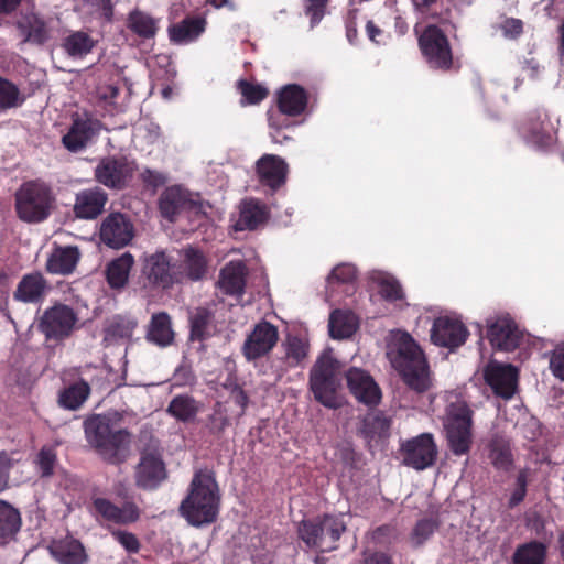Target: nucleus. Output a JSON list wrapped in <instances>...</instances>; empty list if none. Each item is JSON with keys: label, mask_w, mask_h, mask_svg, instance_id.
<instances>
[{"label": "nucleus", "mask_w": 564, "mask_h": 564, "mask_svg": "<svg viewBox=\"0 0 564 564\" xmlns=\"http://www.w3.org/2000/svg\"><path fill=\"white\" fill-rule=\"evenodd\" d=\"M120 415L115 413L94 414L85 420L84 430L88 444L110 464L124 460L131 443V433L119 426Z\"/></svg>", "instance_id": "f257e3e1"}, {"label": "nucleus", "mask_w": 564, "mask_h": 564, "mask_svg": "<svg viewBox=\"0 0 564 564\" xmlns=\"http://www.w3.org/2000/svg\"><path fill=\"white\" fill-rule=\"evenodd\" d=\"M220 492L214 474L198 470L189 485L187 496L180 505L181 516L193 527L214 523L219 513Z\"/></svg>", "instance_id": "f03ea898"}, {"label": "nucleus", "mask_w": 564, "mask_h": 564, "mask_svg": "<svg viewBox=\"0 0 564 564\" xmlns=\"http://www.w3.org/2000/svg\"><path fill=\"white\" fill-rule=\"evenodd\" d=\"M387 355L393 368L410 389L423 393L431 388L427 359L420 345L409 333L404 332L398 335Z\"/></svg>", "instance_id": "7ed1b4c3"}, {"label": "nucleus", "mask_w": 564, "mask_h": 564, "mask_svg": "<svg viewBox=\"0 0 564 564\" xmlns=\"http://www.w3.org/2000/svg\"><path fill=\"white\" fill-rule=\"evenodd\" d=\"M54 195L51 187L40 180L24 182L15 193L18 217L29 224L42 223L53 208Z\"/></svg>", "instance_id": "20e7f679"}, {"label": "nucleus", "mask_w": 564, "mask_h": 564, "mask_svg": "<svg viewBox=\"0 0 564 564\" xmlns=\"http://www.w3.org/2000/svg\"><path fill=\"white\" fill-rule=\"evenodd\" d=\"M346 530L341 517L323 514L302 520L297 527L299 538L311 549L330 552L337 549V542Z\"/></svg>", "instance_id": "39448f33"}, {"label": "nucleus", "mask_w": 564, "mask_h": 564, "mask_svg": "<svg viewBox=\"0 0 564 564\" xmlns=\"http://www.w3.org/2000/svg\"><path fill=\"white\" fill-rule=\"evenodd\" d=\"M417 44L431 69L448 73L459 68L458 62L454 58L449 40L440 26L426 25L417 39Z\"/></svg>", "instance_id": "423d86ee"}, {"label": "nucleus", "mask_w": 564, "mask_h": 564, "mask_svg": "<svg viewBox=\"0 0 564 564\" xmlns=\"http://www.w3.org/2000/svg\"><path fill=\"white\" fill-rule=\"evenodd\" d=\"M338 361L328 354H323L310 372V388L316 401L329 409H336L337 390L340 387Z\"/></svg>", "instance_id": "0eeeda50"}, {"label": "nucleus", "mask_w": 564, "mask_h": 564, "mask_svg": "<svg viewBox=\"0 0 564 564\" xmlns=\"http://www.w3.org/2000/svg\"><path fill=\"white\" fill-rule=\"evenodd\" d=\"M474 411L465 402L452 403L444 424L451 452L456 456L469 453L473 444Z\"/></svg>", "instance_id": "6e6552de"}, {"label": "nucleus", "mask_w": 564, "mask_h": 564, "mask_svg": "<svg viewBox=\"0 0 564 564\" xmlns=\"http://www.w3.org/2000/svg\"><path fill=\"white\" fill-rule=\"evenodd\" d=\"M524 142L538 151L550 152L557 142V129L545 109L530 110L518 127Z\"/></svg>", "instance_id": "1a4fd4ad"}, {"label": "nucleus", "mask_w": 564, "mask_h": 564, "mask_svg": "<svg viewBox=\"0 0 564 564\" xmlns=\"http://www.w3.org/2000/svg\"><path fill=\"white\" fill-rule=\"evenodd\" d=\"M167 477L162 449L158 440H151L140 449V459L134 470L138 488L155 490Z\"/></svg>", "instance_id": "9d476101"}, {"label": "nucleus", "mask_w": 564, "mask_h": 564, "mask_svg": "<svg viewBox=\"0 0 564 564\" xmlns=\"http://www.w3.org/2000/svg\"><path fill=\"white\" fill-rule=\"evenodd\" d=\"M102 122L88 111L74 113L67 132L62 137L63 147L70 153H79L87 149L99 135Z\"/></svg>", "instance_id": "9b49d317"}, {"label": "nucleus", "mask_w": 564, "mask_h": 564, "mask_svg": "<svg viewBox=\"0 0 564 564\" xmlns=\"http://www.w3.org/2000/svg\"><path fill=\"white\" fill-rule=\"evenodd\" d=\"M75 311L62 303L46 308L37 323V329L48 340H63L70 336L77 323Z\"/></svg>", "instance_id": "f8f14e48"}, {"label": "nucleus", "mask_w": 564, "mask_h": 564, "mask_svg": "<svg viewBox=\"0 0 564 564\" xmlns=\"http://www.w3.org/2000/svg\"><path fill=\"white\" fill-rule=\"evenodd\" d=\"M135 164L124 155L102 158L95 167V180L110 189L121 191L131 182Z\"/></svg>", "instance_id": "ddd939ff"}, {"label": "nucleus", "mask_w": 564, "mask_h": 564, "mask_svg": "<svg viewBox=\"0 0 564 564\" xmlns=\"http://www.w3.org/2000/svg\"><path fill=\"white\" fill-rule=\"evenodd\" d=\"M402 464L415 470L432 467L437 459V446L431 433H422L400 445Z\"/></svg>", "instance_id": "4468645a"}, {"label": "nucleus", "mask_w": 564, "mask_h": 564, "mask_svg": "<svg viewBox=\"0 0 564 564\" xmlns=\"http://www.w3.org/2000/svg\"><path fill=\"white\" fill-rule=\"evenodd\" d=\"M142 274L153 288L163 290L182 282V272L176 270L164 251H156L144 258Z\"/></svg>", "instance_id": "2eb2a0df"}, {"label": "nucleus", "mask_w": 564, "mask_h": 564, "mask_svg": "<svg viewBox=\"0 0 564 564\" xmlns=\"http://www.w3.org/2000/svg\"><path fill=\"white\" fill-rule=\"evenodd\" d=\"M487 338L492 348L501 351L516 350L522 340V333L509 314L486 321Z\"/></svg>", "instance_id": "dca6fc26"}, {"label": "nucleus", "mask_w": 564, "mask_h": 564, "mask_svg": "<svg viewBox=\"0 0 564 564\" xmlns=\"http://www.w3.org/2000/svg\"><path fill=\"white\" fill-rule=\"evenodd\" d=\"M278 340V327L263 319L247 336L241 348L242 355L248 361L260 359L272 351Z\"/></svg>", "instance_id": "f3484780"}, {"label": "nucleus", "mask_w": 564, "mask_h": 564, "mask_svg": "<svg viewBox=\"0 0 564 564\" xmlns=\"http://www.w3.org/2000/svg\"><path fill=\"white\" fill-rule=\"evenodd\" d=\"M347 388L351 395L367 406H376L381 401V389L373 377L361 368L350 367L345 372Z\"/></svg>", "instance_id": "a211bd4d"}, {"label": "nucleus", "mask_w": 564, "mask_h": 564, "mask_svg": "<svg viewBox=\"0 0 564 564\" xmlns=\"http://www.w3.org/2000/svg\"><path fill=\"white\" fill-rule=\"evenodd\" d=\"M468 335L469 332L464 323L449 316L436 317L431 328V341L451 350L463 346Z\"/></svg>", "instance_id": "6ab92c4d"}, {"label": "nucleus", "mask_w": 564, "mask_h": 564, "mask_svg": "<svg viewBox=\"0 0 564 564\" xmlns=\"http://www.w3.org/2000/svg\"><path fill=\"white\" fill-rule=\"evenodd\" d=\"M100 240L108 247L120 249L128 246L134 237V227L130 218L121 213H110L101 223Z\"/></svg>", "instance_id": "aec40b11"}, {"label": "nucleus", "mask_w": 564, "mask_h": 564, "mask_svg": "<svg viewBox=\"0 0 564 564\" xmlns=\"http://www.w3.org/2000/svg\"><path fill=\"white\" fill-rule=\"evenodd\" d=\"M51 289L47 279L40 271H34L21 278L12 297L23 304H42Z\"/></svg>", "instance_id": "412c9836"}, {"label": "nucleus", "mask_w": 564, "mask_h": 564, "mask_svg": "<svg viewBox=\"0 0 564 564\" xmlns=\"http://www.w3.org/2000/svg\"><path fill=\"white\" fill-rule=\"evenodd\" d=\"M289 166L286 162L275 154H263L256 162V173L259 183L270 188L271 192H276L286 182Z\"/></svg>", "instance_id": "4be33fe9"}, {"label": "nucleus", "mask_w": 564, "mask_h": 564, "mask_svg": "<svg viewBox=\"0 0 564 564\" xmlns=\"http://www.w3.org/2000/svg\"><path fill=\"white\" fill-rule=\"evenodd\" d=\"M485 380L496 395L510 399L517 388L518 370L512 365H490L485 370Z\"/></svg>", "instance_id": "5701e85b"}, {"label": "nucleus", "mask_w": 564, "mask_h": 564, "mask_svg": "<svg viewBox=\"0 0 564 564\" xmlns=\"http://www.w3.org/2000/svg\"><path fill=\"white\" fill-rule=\"evenodd\" d=\"M248 268L241 260L228 262L219 274L220 291L229 296L241 297L245 294Z\"/></svg>", "instance_id": "b1692460"}, {"label": "nucleus", "mask_w": 564, "mask_h": 564, "mask_svg": "<svg viewBox=\"0 0 564 564\" xmlns=\"http://www.w3.org/2000/svg\"><path fill=\"white\" fill-rule=\"evenodd\" d=\"M93 506L104 520L116 524L133 523L140 518V509L134 502H124L118 507L106 498H96Z\"/></svg>", "instance_id": "393cba45"}, {"label": "nucleus", "mask_w": 564, "mask_h": 564, "mask_svg": "<svg viewBox=\"0 0 564 564\" xmlns=\"http://www.w3.org/2000/svg\"><path fill=\"white\" fill-rule=\"evenodd\" d=\"M307 104L308 94L299 84H288L278 93V110L288 117L301 116L306 110Z\"/></svg>", "instance_id": "a878e982"}, {"label": "nucleus", "mask_w": 564, "mask_h": 564, "mask_svg": "<svg viewBox=\"0 0 564 564\" xmlns=\"http://www.w3.org/2000/svg\"><path fill=\"white\" fill-rule=\"evenodd\" d=\"M80 260V252L76 246H56L50 253L45 270L51 274L69 275Z\"/></svg>", "instance_id": "bb28decb"}, {"label": "nucleus", "mask_w": 564, "mask_h": 564, "mask_svg": "<svg viewBox=\"0 0 564 564\" xmlns=\"http://www.w3.org/2000/svg\"><path fill=\"white\" fill-rule=\"evenodd\" d=\"M107 200V194L99 187L84 189L76 194L74 213L78 218L94 219L102 213Z\"/></svg>", "instance_id": "cd10ccee"}, {"label": "nucleus", "mask_w": 564, "mask_h": 564, "mask_svg": "<svg viewBox=\"0 0 564 564\" xmlns=\"http://www.w3.org/2000/svg\"><path fill=\"white\" fill-rule=\"evenodd\" d=\"M23 43L43 45L50 39V30L43 18L30 12L21 15L15 23Z\"/></svg>", "instance_id": "c85d7f7f"}, {"label": "nucleus", "mask_w": 564, "mask_h": 564, "mask_svg": "<svg viewBox=\"0 0 564 564\" xmlns=\"http://www.w3.org/2000/svg\"><path fill=\"white\" fill-rule=\"evenodd\" d=\"M206 28V20L200 15H187L182 21L167 28L169 39L173 44H187L195 41Z\"/></svg>", "instance_id": "c756f323"}, {"label": "nucleus", "mask_w": 564, "mask_h": 564, "mask_svg": "<svg viewBox=\"0 0 564 564\" xmlns=\"http://www.w3.org/2000/svg\"><path fill=\"white\" fill-rule=\"evenodd\" d=\"M216 332L215 312L208 307L199 306L189 315V340L205 341Z\"/></svg>", "instance_id": "7c9ffc66"}, {"label": "nucleus", "mask_w": 564, "mask_h": 564, "mask_svg": "<svg viewBox=\"0 0 564 564\" xmlns=\"http://www.w3.org/2000/svg\"><path fill=\"white\" fill-rule=\"evenodd\" d=\"M269 218L267 206L260 200L250 198L241 203L239 218L235 224V229L254 230L264 224Z\"/></svg>", "instance_id": "2f4dec72"}, {"label": "nucleus", "mask_w": 564, "mask_h": 564, "mask_svg": "<svg viewBox=\"0 0 564 564\" xmlns=\"http://www.w3.org/2000/svg\"><path fill=\"white\" fill-rule=\"evenodd\" d=\"M98 41L83 30L70 31L62 39L61 47L73 59H83L96 47Z\"/></svg>", "instance_id": "473e14b6"}, {"label": "nucleus", "mask_w": 564, "mask_h": 564, "mask_svg": "<svg viewBox=\"0 0 564 564\" xmlns=\"http://www.w3.org/2000/svg\"><path fill=\"white\" fill-rule=\"evenodd\" d=\"M159 207L162 216L171 221L184 210L198 208L178 187L166 188L160 197Z\"/></svg>", "instance_id": "72a5a7b5"}, {"label": "nucleus", "mask_w": 564, "mask_h": 564, "mask_svg": "<svg viewBox=\"0 0 564 564\" xmlns=\"http://www.w3.org/2000/svg\"><path fill=\"white\" fill-rule=\"evenodd\" d=\"M50 552L59 564H85L88 560L83 544L75 539L54 541Z\"/></svg>", "instance_id": "f704fd0d"}, {"label": "nucleus", "mask_w": 564, "mask_h": 564, "mask_svg": "<svg viewBox=\"0 0 564 564\" xmlns=\"http://www.w3.org/2000/svg\"><path fill=\"white\" fill-rule=\"evenodd\" d=\"M487 456L491 465L500 471L508 473L513 466L510 441L502 435H494L487 444Z\"/></svg>", "instance_id": "c9c22d12"}, {"label": "nucleus", "mask_w": 564, "mask_h": 564, "mask_svg": "<svg viewBox=\"0 0 564 564\" xmlns=\"http://www.w3.org/2000/svg\"><path fill=\"white\" fill-rule=\"evenodd\" d=\"M160 19L140 9L129 12L127 28L142 40H152L159 32Z\"/></svg>", "instance_id": "e433bc0d"}, {"label": "nucleus", "mask_w": 564, "mask_h": 564, "mask_svg": "<svg viewBox=\"0 0 564 564\" xmlns=\"http://www.w3.org/2000/svg\"><path fill=\"white\" fill-rule=\"evenodd\" d=\"M391 421L382 412L367 413L360 422L358 434L368 443L389 436Z\"/></svg>", "instance_id": "4c0bfd02"}, {"label": "nucleus", "mask_w": 564, "mask_h": 564, "mask_svg": "<svg viewBox=\"0 0 564 564\" xmlns=\"http://www.w3.org/2000/svg\"><path fill=\"white\" fill-rule=\"evenodd\" d=\"M145 337L150 343L160 347L171 345L174 340V332L170 315L165 312L153 314Z\"/></svg>", "instance_id": "58836bf2"}, {"label": "nucleus", "mask_w": 564, "mask_h": 564, "mask_svg": "<svg viewBox=\"0 0 564 564\" xmlns=\"http://www.w3.org/2000/svg\"><path fill=\"white\" fill-rule=\"evenodd\" d=\"M138 322L127 315H113L105 321L104 324V341L116 343L120 339L131 338Z\"/></svg>", "instance_id": "ea45409f"}, {"label": "nucleus", "mask_w": 564, "mask_h": 564, "mask_svg": "<svg viewBox=\"0 0 564 564\" xmlns=\"http://www.w3.org/2000/svg\"><path fill=\"white\" fill-rule=\"evenodd\" d=\"M133 264L134 258L129 252L110 261L106 268V280L109 286L113 290L123 289L128 283Z\"/></svg>", "instance_id": "a19ab883"}, {"label": "nucleus", "mask_w": 564, "mask_h": 564, "mask_svg": "<svg viewBox=\"0 0 564 564\" xmlns=\"http://www.w3.org/2000/svg\"><path fill=\"white\" fill-rule=\"evenodd\" d=\"M207 262L202 252L194 248H186L183 250V259L176 270L182 272V281L188 279L191 281H198L203 279L206 273Z\"/></svg>", "instance_id": "79ce46f5"}, {"label": "nucleus", "mask_w": 564, "mask_h": 564, "mask_svg": "<svg viewBox=\"0 0 564 564\" xmlns=\"http://www.w3.org/2000/svg\"><path fill=\"white\" fill-rule=\"evenodd\" d=\"M166 412L177 421L188 423L198 414L199 404L192 395L178 394L171 400Z\"/></svg>", "instance_id": "37998d69"}, {"label": "nucleus", "mask_w": 564, "mask_h": 564, "mask_svg": "<svg viewBox=\"0 0 564 564\" xmlns=\"http://www.w3.org/2000/svg\"><path fill=\"white\" fill-rule=\"evenodd\" d=\"M329 335L334 339L351 337L357 330V321L354 314L335 310L329 316Z\"/></svg>", "instance_id": "c03bdc74"}, {"label": "nucleus", "mask_w": 564, "mask_h": 564, "mask_svg": "<svg viewBox=\"0 0 564 564\" xmlns=\"http://www.w3.org/2000/svg\"><path fill=\"white\" fill-rule=\"evenodd\" d=\"M90 394V386L85 380L70 384L65 388L58 398L59 405L67 410H78Z\"/></svg>", "instance_id": "a18cd8bd"}, {"label": "nucleus", "mask_w": 564, "mask_h": 564, "mask_svg": "<svg viewBox=\"0 0 564 564\" xmlns=\"http://www.w3.org/2000/svg\"><path fill=\"white\" fill-rule=\"evenodd\" d=\"M21 527V516L18 509L4 500H0V543L15 535Z\"/></svg>", "instance_id": "49530a36"}, {"label": "nucleus", "mask_w": 564, "mask_h": 564, "mask_svg": "<svg viewBox=\"0 0 564 564\" xmlns=\"http://www.w3.org/2000/svg\"><path fill=\"white\" fill-rule=\"evenodd\" d=\"M546 546L538 541H531L517 547L513 554L514 564H543Z\"/></svg>", "instance_id": "de8ad7c7"}, {"label": "nucleus", "mask_w": 564, "mask_h": 564, "mask_svg": "<svg viewBox=\"0 0 564 564\" xmlns=\"http://www.w3.org/2000/svg\"><path fill=\"white\" fill-rule=\"evenodd\" d=\"M25 101L24 95L19 87L11 80L0 76V110L21 107Z\"/></svg>", "instance_id": "09e8293b"}, {"label": "nucleus", "mask_w": 564, "mask_h": 564, "mask_svg": "<svg viewBox=\"0 0 564 564\" xmlns=\"http://www.w3.org/2000/svg\"><path fill=\"white\" fill-rule=\"evenodd\" d=\"M229 424L230 420L227 409L221 402L217 401L213 406L212 413L206 419L205 427L210 435L221 437Z\"/></svg>", "instance_id": "8fccbe9b"}, {"label": "nucleus", "mask_w": 564, "mask_h": 564, "mask_svg": "<svg viewBox=\"0 0 564 564\" xmlns=\"http://www.w3.org/2000/svg\"><path fill=\"white\" fill-rule=\"evenodd\" d=\"M440 522L434 518H424L416 522L412 532L411 541L415 547L423 545L438 529Z\"/></svg>", "instance_id": "3c124183"}, {"label": "nucleus", "mask_w": 564, "mask_h": 564, "mask_svg": "<svg viewBox=\"0 0 564 564\" xmlns=\"http://www.w3.org/2000/svg\"><path fill=\"white\" fill-rule=\"evenodd\" d=\"M238 88L242 98L246 100V104L257 105L264 100L269 90L260 84H253L246 79H241L238 83Z\"/></svg>", "instance_id": "603ef678"}, {"label": "nucleus", "mask_w": 564, "mask_h": 564, "mask_svg": "<svg viewBox=\"0 0 564 564\" xmlns=\"http://www.w3.org/2000/svg\"><path fill=\"white\" fill-rule=\"evenodd\" d=\"M531 476L532 470L528 467L519 470L516 477V488L508 500V507L510 509L519 506L524 500L527 496V487Z\"/></svg>", "instance_id": "864d4df0"}, {"label": "nucleus", "mask_w": 564, "mask_h": 564, "mask_svg": "<svg viewBox=\"0 0 564 564\" xmlns=\"http://www.w3.org/2000/svg\"><path fill=\"white\" fill-rule=\"evenodd\" d=\"M35 463L40 476L42 478H48L54 474V469L57 463L56 453L50 447H43L37 453Z\"/></svg>", "instance_id": "5fc2aeb1"}, {"label": "nucleus", "mask_w": 564, "mask_h": 564, "mask_svg": "<svg viewBox=\"0 0 564 564\" xmlns=\"http://www.w3.org/2000/svg\"><path fill=\"white\" fill-rule=\"evenodd\" d=\"M308 352V344L297 336L289 337L286 340V358L292 366L304 360Z\"/></svg>", "instance_id": "6e6d98bb"}, {"label": "nucleus", "mask_w": 564, "mask_h": 564, "mask_svg": "<svg viewBox=\"0 0 564 564\" xmlns=\"http://www.w3.org/2000/svg\"><path fill=\"white\" fill-rule=\"evenodd\" d=\"M357 279V270L354 265L348 263H341L336 265L327 278V282L348 284L352 283Z\"/></svg>", "instance_id": "4d7b16f0"}, {"label": "nucleus", "mask_w": 564, "mask_h": 564, "mask_svg": "<svg viewBox=\"0 0 564 564\" xmlns=\"http://www.w3.org/2000/svg\"><path fill=\"white\" fill-rule=\"evenodd\" d=\"M269 127L271 129L270 135L274 142H281L282 130L285 128H290L292 126L289 117L286 115H282L279 110L278 113L269 111Z\"/></svg>", "instance_id": "13d9d810"}, {"label": "nucleus", "mask_w": 564, "mask_h": 564, "mask_svg": "<svg viewBox=\"0 0 564 564\" xmlns=\"http://www.w3.org/2000/svg\"><path fill=\"white\" fill-rule=\"evenodd\" d=\"M17 463L19 459L14 458V453L0 452V492L9 487L10 470Z\"/></svg>", "instance_id": "bf43d9fd"}, {"label": "nucleus", "mask_w": 564, "mask_h": 564, "mask_svg": "<svg viewBox=\"0 0 564 564\" xmlns=\"http://www.w3.org/2000/svg\"><path fill=\"white\" fill-rule=\"evenodd\" d=\"M327 3L328 0H305V14L308 17L312 28L324 18Z\"/></svg>", "instance_id": "052dcab7"}, {"label": "nucleus", "mask_w": 564, "mask_h": 564, "mask_svg": "<svg viewBox=\"0 0 564 564\" xmlns=\"http://www.w3.org/2000/svg\"><path fill=\"white\" fill-rule=\"evenodd\" d=\"M380 295L388 301H398L403 297L401 285L391 279H382L379 283Z\"/></svg>", "instance_id": "680f3d73"}, {"label": "nucleus", "mask_w": 564, "mask_h": 564, "mask_svg": "<svg viewBox=\"0 0 564 564\" xmlns=\"http://www.w3.org/2000/svg\"><path fill=\"white\" fill-rule=\"evenodd\" d=\"M502 35L510 40H517L523 33V22L517 18H505L499 24Z\"/></svg>", "instance_id": "e2e57ef3"}, {"label": "nucleus", "mask_w": 564, "mask_h": 564, "mask_svg": "<svg viewBox=\"0 0 564 564\" xmlns=\"http://www.w3.org/2000/svg\"><path fill=\"white\" fill-rule=\"evenodd\" d=\"M112 536L122 545L128 553H138L140 551V542L135 534L127 531L117 530L112 532Z\"/></svg>", "instance_id": "0e129e2a"}, {"label": "nucleus", "mask_w": 564, "mask_h": 564, "mask_svg": "<svg viewBox=\"0 0 564 564\" xmlns=\"http://www.w3.org/2000/svg\"><path fill=\"white\" fill-rule=\"evenodd\" d=\"M550 368L554 377L564 381V344L557 345L552 351Z\"/></svg>", "instance_id": "69168bd1"}, {"label": "nucleus", "mask_w": 564, "mask_h": 564, "mask_svg": "<svg viewBox=\"0 0 564 564\" xmlns=\"http://www.w3.org/2000/svg\"><path fill=\"white\" fill-rule=\"evenodd\" d=\"M230 392V399L231 401L240 408V414H243L248 403H249V397L247 392L243 390L241 386L238 383L230 384L228 387Z\"/></svg>", "instance_id": "338daca9"}, {"label": "nucleus", "mask_w": 564, "mask_h": 564, "mask_svg": "<svg viewBox=\"0 0 564 564\" xmlns=\"http://www.w3.org/2000/svg\"><path fill=\"white\" fill-rule=\"evenodd\" d=\"M141 180L145 185L151 186L153 188L164 185L166 181L165 176L162 173L150 169H145L141 173Z\"/></svg>", "instance_id": "774afa93"}]
</instances>
